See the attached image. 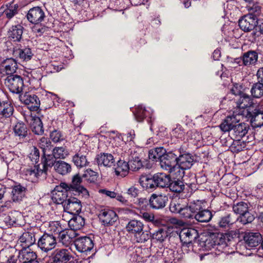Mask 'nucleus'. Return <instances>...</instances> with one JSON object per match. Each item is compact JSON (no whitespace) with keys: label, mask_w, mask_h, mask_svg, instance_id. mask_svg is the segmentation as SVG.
<instances>
[{"label":"nucleus","mask_w":263,"mask_h":263,"mask_svg":"<svg viewBox=\"0 0 263 263\" xmlns=\"http://www.w3.org/2000/svg\"><path fill=\"white\" fill-rule=\"evenodd\" d=\"M139 182L140 185L146 190H154L157 188L155 184L156 183H155L154 175L151 178L147 175H141Z\"/></svg>","instance_id":"40"},{"label":"nucleus","mask_w":263,"mask_h":263,"mask_svg":"<svg viewBox=\"0 0 263 263\" xmlns=\"http://www.w3.org/2000/svg\"><path fill=\"white\" fill-rule=\"evenodd\" d=\"M150 206L154 209L163 208L168 201V197L163 194H153L148 199Z\"/></svg>","instance_id":"25"},{"label":"nucleus","mask_w":263,"mask_h":263,"mask_svg":"<svg viewBox=\"0 0 263 263\" xmlns=\"http://www.w3.org/2000/svg\"><path fill=\"white\" fill-rule=\"evenodd\" d=\"M177 155H178V150L170 151L167 153L166 152L161 157L160 162L161 168L175 175L176 177L177 175L176 171L178 170Z\"/></svg>","instance_id":"2"},{"label":"nucleus","mask_w":263,"mask_h":263,"mask_svg":"<svg viewBox=\"0 0 263 263\" xmlns=\"http://www.w3.org/2000/svg\"><path fill=\"white\" fill-rule=\"evenodd\" d=\"M235 139L234 140L230 148L233 153H238L244 149L246 144L244 141H241L240 139Z\"/></svg>","instance_id":"59"},{"label":"nucleus","mask_w":263,"mask_h":263,"mask_svg":"<svg viewBox=\"0 0 263 263\" xmlns=\"http://www.w3.org/2000/svg\"><path fill=\"white\" fill-rule=\"evenodd\" d=\"M14 54H15V55H18L21 60L25 61L31 60L33 55V53L30 48L17 49L14 51Z\"/></svg>","instance_id":"49"},{"label":"nucleus","mask_w":263,"mask_h":263,"mask_svg":"<svg viewBox=\"0 0 263 263\" xmlns=\"http://www.w3.org/2000/svg\"><path fill=\"white\" fill-rule=\"evenodd\" d=\"M199 236L197 230L194 228H187L182 229L179 233L181 241L183 243V247H192V242Z\"/></svg>","instance_id":"10"},{"label":"nucleus","mask_w":263,"mask_h":263,"mask_svg":"<svg viewBox=\"0 0 263 263\" xmlns=\"http://www.w3.org/2000/svg\"><path fill=\"white\" fill-rule=\"evenodd\" d=\"M5 84L11 92L17 94L22 92L24 86L23 78L17 74L7 76Z\"/></svg>","instance_id":"7"},{"label":"nucleus","mask_w":263,"mask_h":263,"mask_svg":"<svg viewBox=\"0 0 263 263\" xmlns=\"http://www.w3.org/2000/svg\"><path fill=\"white\" fill-rule=\"evenodd\" d=\"M54 170L58 174L65 175L71 171V165L64 161L58 160L55 163Z\"/></svg>","instance_id":"39"},{"label":"nucleus","mask_w":263,"mask_h":263,"mask_svg":"<svg viewBox=\"0 0 263 263\" xmlns=\"http://www.w3.org/2000/svg\"><path fill=\"white\" fill-rule=\"evenodd\" d=\"M36 229H30L24 232L20 237L18 240L23 248L29 249V247L35 243Z\"/></svg>","instance_id":"17"},{"label":"nucleus","mask_w":263,"mask_h":263,"mask_svg":"<svg viewBox=\"0 0 263 263\" xmlns=\"http://www.w3.org/2000/svg\"><path fill=\"white\" fill-rule=\"evenodd\" d=\"M242 115L257 126H261L263 125V111L260 105H256L255 107L243 110Z\"/></svg>","instance_id":"5"},{"label":"nucleus","mask_w":263,"mask_h":263,"mask_svg":"<svg viewBox=\"0 0 263 263\" xmlns=\"http://www.w3.org/2000/svg\"><path fill=\"white\" fill-rule=\"evenodd\" d=\"M72 193L70 192L68 184L61 182L60 185H57L52 192V200L57 204H62L63 206L65 202L67 201L69 195Z\"/></svg>","instance_id":"4"},{"label":"nucleus","mask_w":263,"mask_h":263,"mask_svg":"<svg viewBox=\"0 0 263 263\" xmlns=\"http://www.w3.org/2000/svg\"><path fill=\"white\" fill-rule=\"evenodd\" d=\"M4 252L6 254L5 263H17L18 259H20V251L17 252L16 250L12 249L6 250Z\"/></svg>","instance_id":"50"},{"label":"nucleus","mask_w":263,"mask_h":263,"mask_svg":"<svg viewBox=\"0 0 263 263\" xmlns=\"http://www.w3.org/2000/svg\"><path fill=\"white\" fill-rule=\"evenodd\" d=\"M262 236L258 232L246 233L243 236L246 247L249 249L258 246L262 241Z\"/></svg>","instance_id":"18"},{"label":"nucleus","mask_w":263,"mask_h":263,"mask_svg":"<svg viewBox=\"0 0 263 263\" xmlns=\"http://www.w3.org/2000/svg\"><path fill=\"white\" fill-rule=\"evenodd\" d=\"M95 162L99 166L110 167L114 165L115 159L114 156L109 153H101L98 154L95 159Z\"/></svg>","instance_id":"26"},{"label":"nucleus","mask_w":263,"mask_h":263,"mask_svg":"<svg viewBox=\"0 0 263 263\" xmlns=\"http://www.w3.org/2000/svg\"><path fill=\"white\" fill-rule=\"evenodd\" d=\"M76 249L80 252L84 253L91 251L94 246L93 240L89 237L84 236L74 240Z\"/></svg>","instance_id":"14"},{"label":"nucleus","mask_w":263,"mask_h":263,"mask_svg":"<svg viewBox=\"0 0 263 263\" xmlns=\"http://www.w3.org/2000/svg\"><path fill=\"white\" fill-rule=\"evenodd\" d=\"M212 212L208 210H199L195 213L194 219L200 222H208L211 220L212 218Z\"/></svg>","instance_id":"44"},{"label":"nucleus","mask_w":263,"mask_h":263,"mask_svg":"<svg viewBox=\"0 0 263 263\" xmlns=\"http://www.w3.org/2000/svg\"><path fill=\"white\" fill-rule=\"evenodd\" d=\"M30 127L32 132L36 135H42L44 134L43 124L41 119L38 117L32 119Z\"/></svg>","instance_id":"42"},{"label":"nucleus","mask_w":263,"mask_h":263,"mask_svg":"<svg viewBox=\"0 0 263 263\" xmlns=\"http://www.w3.org/2000/svg\"><path fill=\"white\" fill-rule=\"evenodd\" d=\"M185 202L181 199H173L170 202L169 209L172 213L180 214Z\"/></svg>","instance_id":"48"},{"label":"nucleus","mask_w":263,"mask_h":263,"mask_svg":"<svg viewBox=\"0 0 263 263\" xmlns=\"http://www.w3.org/2000/svg\"><path fill=\"white\" fill-rule=\"evenodd\" d=\"M72 258L70 251L67 249H59L55 250L52 257L54 263H67Z\"/></svg>","instance_id":"24"},{"label":"nucleus","mask_w":263,"mask_h":263,"mask_svg":"<svg viewBox=\"0 0 263 263\" xmlns=\"http://www.w3.org/2000/svg\"><path fill=\"white\" fill-rule=\"evenodd\" d=\"M49 137L50 139L54 143L60 142L64 140V138L60 130L54 129L50 132Z\"/></svg>","instance_id":"63"},{"label":"nucleus","mask_w":263,"mask_h":263,"mask_svg":"<svg viewBox=\"0 0 263 263\" xmlns=\"http://www.w3.org/2000/svg\"><path fill=\"white\" fill-rule=\"evenodd\" d=\"M20 262L21 263H40L37 255L30 249L23 248L20 250Z\"/></svg>","instance_id":"22"},{"label":"nucleus","mask_w":263,"mask_h":263,"mask_svg":"<svg viewBox=\"0 0 263 263\" xmlns=\"http://www.w3.org/2000/svg\"><path fill=\"white\" fill-rule=\"evenodd\" d=\"M167 236L166 232L162 229H159L158 231L154 232L152 235V238L154 240L159 242H162Z\"/></svg>","instance_id":"62"},{"label":"nucleus","mask_w":263,"mask_h":263,"mask_svg":"<svg viewBox=\"0 0 263 263\" xmlns=\"http://www.w3.org/2000/svg\"><path fill=\"white\" fill-rule=\"evenodd\" d=\"M39 145L42 150L43 155L50 152L52 148V145L50 141L45 137H42L39 142Z\"/></svg>","instance_id":"52"},{"label":"nucleus","mask_w":263,"mask_h":263,"mask_svg":"<svg viewBox=\"0 0 263 263\" xmlns=\"http://www.w3.org/2000/svg\"><path fill=\"white\" fill-rule=\"evenodd\" d=\"M85 224V219L79 215L74 216L69 221V230L75 231L81 229Z\"/></svg>","instance_id":"37"},{"label":"nucleus","mask_w":263,"mask_h":263,"mask_svg":"<svg viewBox=\"0 0 263 263\" xmlns=\"http://www.w3.org/2000/svg\"><path fill=\"white\" fill-rule=\"evenodd\" d=\"M26 17L30 23L37 25L44 21L45 14L40 7H34L29 9Z\"/></svg>","instance_id":"13"},{"label":"nucleus","mask_w":263,"mask_h":263,"mask_svg":"<svg viewBox=\"0 0 263 263\" xmlns=\"http://www.w3.org/2000/svg\"><path fill=\"white\" fill-rule=\"evenodd\" d=\"M237 115L228 116L220 124V129L223 132H229L230 134L235 124L239 121V119H237Z\"/></svg>","instance_id":"33"},{"label":"nucleus","mask_w":263,"mask_h":263,"mask_svg":"<svg viewBox=\"0 0 263 263\" xmlns=\"http://www.w3.org/2000/svg\"><path fill=\"white\" fill-rule=\"evenodd\" d=\"M129 170L128 162L120 159L117 163L115 173L118 176L125 177L128 174Z\"/></svg>","instance_id":"41"},{"label":"nucleus","mask_w":263,"mask_h":263,"mask_svg":"<svg viewBox=\"0 0 263 263\" xmlns=\"http://www.w3.org/2000/svg\"><path fill=\"white\" fill-rule=\"evenodd\" d=\"M237 104L238 107L244 108L243 110L254 107L252 99L249 95L245 93L239 97V99L237 101Z\"/></svg>","instance_id":"38"},{"label":"nucleus","mask_w":263,"mask_h":263,"mask_svg":"<svg viewBox=\"0 0 263 263\" xmlns=\"http://www.w3.org/2000/svg\"><path fill=\"white\" fill-rule=\"evenodd\" d=\"M18 216H20V214L18 213H11L5 217L4 221L7 223L8 225L13 226L17 222L18 219L17 217Z\"/></svg>","instance_id":"64"},{"label":"nucleus","mask_w":263,"mask_h":263,"mask_svg":"<svg viewBox=\"0 0 263 263\" xmlns=\"http://www.w3.org/2000/svg\"><path fill=\"white\" fill-rule=\"evenodd\" d=\"M26 188L20 184L14 185L11 193V200L13 202H21L25 196Z\"/></svg>","instance_id":"31"},{"label":"nucleus","mask_w":263,"mask_h":263,"mask_svg":"<svg viewBox=\"0 0 263 263\" xmlns=\"http://www.w3.org/2000/svg\"><path fill=\"white\" fill-rule=\"evenodd\" d=\"M22 175L25 179L31 181H35L40 176L43 174L39 165L24 167L22 170Z\"/></svg>","instance_id":"23"},{"label":"nucleus","mask_w":263,"mask_h":263,"mask_svg":"<svg viewBox=\"0 0 263 263\" xmlns=\"http://www.w3.org/2000/svg\"><path fill=\"white\" fill-rule=\"evenodd\" d=\"M18 65L16 61L13 58H8L2 62L0 67V71L3 74L11 76L15 75Z\"/></svg>","instance_id":"16"},{"label":"nucleus","mask_w":263,"mask_h":263,"mask_svg":"<svg viewBox=\"0 0 263 263\" xmlns=\"http://www.w3.org/2000/svg\"><path fill=\"white\" fill-rule=\"evenodd\" d=\"M56 160L57 159L52 154L47 153L45 154V155H43L42 157V163L43 164V168L41 170L42 172L46 174L49 168L53 167L54 168L55 163L57 162Z\"/></svg>","instance_id":"34"},{"label":"nucleus","mask_w":263,"mask_h":263,"mask_svg":"<svg viewBox=\"0 0 263 263\" xmlns=\"http://www.w3.org/2000/svg\"><path fill=\"white\" fill-rule=\"evenodd\" d=\"M63 208L65 211L70 214L73 215L78 214L81 211V202L75 197H70L65 202Z\"/></svg>","instance_id":"20"},{"label":"nucleus","mask_w":263,"mask_h":263,"mask_svg":"<svg viewBox=\"0 0 263 263\" xmlns=\"http://www.w3.org/2000/svg\"><path fill=\"white\" fill-rule=\"evenodd\" d=\"M14 134L19 139H24L28 135L27 126L23 122H17L13 127Z\"/></svg>","instance_id":"45"},{"label":"nucleus","mask_w":263,"mask_h":263,"mask_svg":"<svg viewBox=\"0 0 263 263\" xmlns=\"http://www.w3.org/2000/svg\"><path fill=\"white\" fill-rule=\"evenodd\" d=\"M98 217L102 224L107 227L112 226L118 219L116 212L108 209L101 210Z\"/></svg>","instance_id":"11"},{"label":"nucleus","mask_w":263,"mask_h":263,"mask_svg":"<svg viewBox=\"0 0 263 263\" xmlns=\"http://www.w3.org/2000/svg\"><path fill=\"white\" fill-rule=\"evenodd\" d=\"M167 187L172 192L180 193L184 190V185L182 181L178 179L175 181L171 180Z\"/></svg>","instance_id":"55"},{"label":"nucleus","mask_w":263,"mask_h":263,"mask_svg":"<svg viewBox=\"0 0 263 263\" xmlns=\"http://www.w3.org/2000/svg\"><path fill=\"white\" fill-rule=\"evenodd\" d=\"M165 152V149L162 147H156L149 151L148 158L153 161L159 160L160 162L161 157Z\"/></svg>","instance_id":"46"},{"label":"nucleus","mask_w":263,"mask_h":263,"mask_svg":"<svg viewBox=\"0 0 263 263\" xmlns=\"http://www.w3.org/2000/svg\"><path fill=\"white\" fill-rule=\"evenodd\" d=\"M142 249L139 247L129 248L127 252V256L132 262L140 261L144 257L140 255Z\"/></svg>","instance_id":"43"},{"label":"nucleus","mask_w":263,"mask_h":263,"mask_svg":"<svg viewBox=\"0 0 263 263\" xmlns=\"http://www.w3.org/2000/svg\"><path fill=\"white\" fill-rule=\"evenodd\" d=\"M88 155V152H83L82 151V149H81L72 156V162L78 168L86 167L89 164L87 158Z\"/></svg>","instance_id":"27"},{"label":"nucleus","mask_w":263,"mask_h":263,"mask_svg":"<svg viewBox=\"0 0 263 263\" xmlns=\"http://www.w3.org/2000/svg\"><path fill=\"white\" fill-rule=\"evenodd\" d=\"M236 222V219L232 217L231 214H229L220 217L217 224L219 228L226 230L230 229Z\"/></svg>","instance_id":"35"},{"label":"nucleus","mask_w":263,"mask_h":263,"mask_svg":"<svg viewBox=\"0 0 263 263\" xmlns=\"http://www.w3.org/2000/svg\"><path fill=\"white\" fill-rule=\"evenodd\" d=\"M126 228L128 232L135 234L136 241L138 242H144L149 238L148 232L143 230V224L140 221L130 220L128 223Z\"/></svg>","instance_id":"3"},{"label":"nucleus","mask_w":263,"mask_h":263,"mask_svg":"<svg viewBox=\"0 0 263 263\" xmlns=\"http://www.w3.org/2000/svg\"><path fill=\"white\" fill-rule=\"evenodd\" d=\"M82 182V177L79 174L74 175L71 180V183L68 184L70 192L74 195H81L82 196L87 198L89 193L87 190L81 184Z\"/></svg>","instance_id":"9"},{"label":"nucleus","mask_w":263,"mask_h":263,"mask_svg":"<svg viewBox=\"0 0 263 263\" xmlns=\"http://www.w3.org/2000/svg\"><path fill=\"white\" fill-rule=\"evenodd\" d=\"M252 96L256 98H260L263 96V83L258 82L254 84L251 89Z\"/></svg>","instance_id":"54"},{"label":"nucleus","mask_w":263,"mask_h":263,"mask_svg":"<svg viewBox=\"0 0 263 263\" xmlns=\"http://www.w3.org/2000/svg\"><path fill=\"white\" fill-rule=\"evenodd\" d=\"M236 222H239L242 225H246L252 223L255 219V216L248 211L246 213L239 215L236 219Z\"/></svg>","instance_id":"51"},{"label":"nucleus","mask_w":263,"mask_h":263,"mask_svg":"<svg viewBox=\"0 0 263 263\" xmlns=\"http://www.w3.org/2000/svg\"><path fill=\"white\" fill-rule=\"evenodd\" d=\"M18 5L10 3L7 5V8L3 11V13L7 18L10 19L17 13Z\"/></svg>","instance_id":"57"},{"label":"nucleus","mask_w":263,"mask_h":263,"mask_svg":"<svg viewBox=\"0 0 263 263\" xmlns=\"http://www.w3.org/2000/svg\"><path fill=\"white\" fill-rule=\"evenodd\" d=\"M55 236L52 234L44 233L38 239V248L43 252L48 253L53 249L57 245Z\"/></svg>","instance_id":"6"},{"label":"nucleus","mask_w":263,"mask_h":263,"mask_svg":"<svg viewBox=\"0 0 263 263\" xmlns=\"http://www.w3.org/2000/svg\"><path fill=\"white\" fill-rule=\"evenodd\" d=\"M24 30V27L20 23L12 24L7 31L8 39L13 42H21Z\"/></svg>","instance_id":"15"},{"label":"nucleus","mask_w":263,"mask_h":263,"mask_svg":"<svg viewBox=\"0 0 263 263\" xmlns=\"http://www.w3.org/2000/svg\"><path fill=\"white\" fill-rule=\"evenodd\" d=\"M146 111L145 107L142 105H139L136 108L134 112L136 120L139 122H142L145 118L146 115Z\"/></svg>","instance_id":"61"},{"label":"nucleus","mask_w":263,"mask_h":263,"mask_svg":"<svg viewBox=\"0 0 263 263\" xmlns=\"http://www.w3.org/2000/svg\"><path fill=\"white\" fill-rule=\"evenodd\" d=\"M21 100L27 105L28 108L31 111H37L39 109L40 101L35 95L26 92L23 96H21Z\"/></svg>","instance_id":"19"},{"label":"nucleus","mask_w":263,"mask_h":263,"mask_svg":"<svg viewBox=\"0 0 263 263\" xmlns=\"http://www.w3.org/2000/svg\"><path fill=\"white\" fill-rule=\"evenodd\" d=\"M233 210L235 213L240 215L249 211V206L246 202H239L233 205Z\"/></svg>","instance_id":"60"},{"label":"nucleus","mask_w":263,"mask_h":263,"mask_svg":"<svg viewBox=\"0 0 263 263\" xmlns=\"http://www.w3.org/2000/svg\"><path fill=\"white\" fill-rule=\"evenodd\" d=\"M155 184L157 187L165 188L169 185L171 181V177L169 175L163 173H158L154 175Z\"/></svg>","instance_id":"32"},{"label":"nucleus","mask_w":263,"mask_h":263,"mask_svg":"<svg viewBox=\"0 0 263 263\" xmlns=\"http://www.w3.org/2000/svg\"><path fill=\"white\" fill-rule=\"evenodd\" d=\"M14 107L12 101L9 99L2 101L0 105V118L7 119L13 115Z\"/></svg>","instance_id":"21"},{"label":"nucleus","mask_w":263,"mask_h":263,"mask_svg":"<svg viewBox=\"0 0 263 263\" xmlns=\"http://www.w3.org/2000/svg\"><path fill=\"white\" fill-rule=\"evenodd\" d=\"M177 155V166L178 170L176 171V177L183 178L184 170L190 169L195 163L194 157L190 153H186L180 147Z\"/></svg>","instance_id":"1"},{"label":"nucleus","mask_w":263,"mask_h":263,"mask_svg":"<svg viewBox=\"0 0 263 263\" xmlns=\"http://www.w3.org/2000/svg\"><path fill=\"white\" fill-rule=\"evenodd\" d=\"M206 246L209 245L208 246L210 249H214L215 250H218L220 252H223L224 249L227 247V244L225 241V239L222 238V235H221L220 237H217L212 240L206 241Z\"/></svg>","instance_id":"29"},{"label":"nucleus","mask_w":263,"mask_h":263,"mask_svg":"<svg viewBox=\"0 0 263 263\" xmlns=\"http://www.w3.org/2000/svg\"><path fill=\"white\" fill-rule=\"evenodd\" d=\"M162 255L165 263H176L180 258L178 253L172 249L164 250Z\"/></svg>","instance_id":"47"},{"label":"nucleus","mask_w":263,"mask_h":263,"mask_svg":"<svg viewBox=\"0 0 263 263\" xmlns=\"http://www.w3.org/2000/svg\"><path fill=\"white\" fill-rule=\"evenodd\" d=\"M77 235L75 231L69 229L61 231L59 234V241L65 246H68Z\"/></svg>","instance_id":"30"},{"label":"nucleus","mask_w":263,"mask_h":263,"mask_svg":"<svg viewBox=\"0 0 263 263\" xmlns=\"http://www.w3.org/2000/svg\"><path fill=\"white\" fill-rule=\"evenodd\" d=\"M257 23L256 14L252 13L245 15L238 22L240 29L245 32H249L253 30L256 26Z\"/></svg>","instance_id":"12"},{"label":"nucleus","mask_w":263,"mask_h":263,"mask_svg":"<svg viewBox=\"0 0 263 263\" xmlns=\"http://www.w3.org/2000/svg\"><path fill=\"white\" fill-rule=\"evenodd\" d=\"M249 128V125L245 123L235 124L230 135L233 139H241L246 135Z\"/></svg>","instance_id":"28"},{"label":"nucleus","mask_w":263,"mask_h":263,"mask_svg":"<svg viewBox=\"0 0 263 263\" xmlns=\"http://www.w3.org/2000/svg\"><path fill=\"white\" fill-rule=\"evenodd\" d=\"M132 158L128 161L130 170L133 171H137L143 167L141 160L138 156H132Z\"/></svg>","instance_id":"58"},{"label":"nucleus","mask_w":263,"mask_h":263,"mask_svg":"<svg viewBox=\"0 0 263 263\" xmlns=\"http://www.w3.org/2000/svg\"><path fill=\"white\" fill-rule=\"evenodd\" d=\"M258 60V53L256 51L249 50L242 56V64L245 66L254 65Z\"/></svg>","instance_id":"36"},{"label":"nucleus","mask_w":263,"mask_h":263,"mask_svg":"<svg viewBox=\"0 0 263 263\" xmlns=\"http://www.w3.org/2000/svg\"><path fill=\"white\" fill-rule=\"evenodd\" d=\"M82 177L89 183H96L99 177V174L97 172L89 168L85 171Z\"/></svg>","instance_id":"53"},{"label":"nucleus","mask_w":263,"mask_h":263,"mask_svg":"<svg viewBox=\"0 0 263 263\" xmlns=\"http://www.w3.org/2000/svg\"><path fill=\"white\" fill-rule=\"evenodd\" d=\"M51 152L52 155L56 159H63L68 155V151L63 146L55 147L51 150Z\"/></svg>","instance_id":"56"},{"label":"nucleus","mask_w":263,"mask_h":263,"mask_svg":"<svg viewBox=\"0 0 263 263\" xmlns=\"http://www.w3.org/2000/svg\"><path fill=\"white\" fill-rule=\"evenodd\" d=\"M203 203L200 200L194 201L189 204L185 202L184 207L180 213V216L184 218L193 219L195 217V213L199 210L202 209Z\"/></svg>","instance_id":"8"}]
</instances>
